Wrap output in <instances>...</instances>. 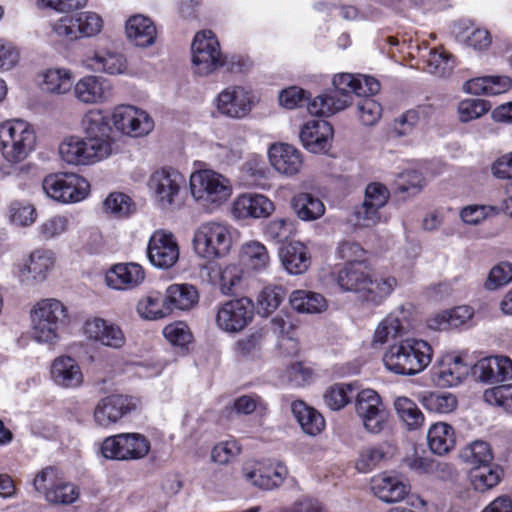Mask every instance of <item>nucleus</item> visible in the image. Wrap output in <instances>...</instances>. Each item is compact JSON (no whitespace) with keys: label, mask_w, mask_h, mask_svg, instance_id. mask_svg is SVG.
<instances>
[{"label":"nucleus","mask_w":512,"mask_h":512,"mask_svg":"<svg viewBox=\"0 0 512 512\" xmlns=\"http://www.w3.org/2000/svg\"><path fill=\"white\" fill-rule=\"evenodd\" d=\"M41 89L49 94L68 93L73 86L72 72L65 68L47 69L42 73Z\"/></svg>","instance_id":"obj_44"},{"label":"nucleus","mask_w":512,"mask_h":512,"mask_svg":"<svg viewBox=\"0 0 512 512\" xmlns=\"http://www.w3.org/2000/svg\"><path fill=\"white\" fill-rule=\"evenodd\" d=\"M390 197L388 189L381 183H370L365 189L362 206L356 211L358 222L363 226H373L381 221L380 210Z\"/></svg>","instance_id":"obj_19"},{"label":"nucleus","mask_w":512,"mask_h":512,"mask_svg":"<svg viewBox=\"0 0 512 512\" xmlns=\"http://www.w3.org/2000/svg\"><path fill=\"white\" fill-rule=\"evenodd\" d=\"M189 184L192 197L205 208L219 207L232 195L230 180L211 169L193 172Z\"/></svg>","instance_id":"obj_5"},{"label":"nucleus","mask_w":512,"mask_h":512,"mask_svg":"<svg viewBox=\"0 0 512 512\" xmlns=\"http://www.w3.org/2000/svg\"><path fill=\"white\" fill-rule=\"evenodd\" d=\"M125 31L129 41L142 48L153 45L157 37L155 24L144 15L131 16L126 22Z\"/></svg>","instance_id":"obj_35"},{"label":"nucleus","mask_w":512,"mask_h":512,"mask_svg":"<svg viewBox=\"0 0 512 512\" xmlns=\"http://www.w3.org/2000/svg\"><path fill=\"white\" fill-rule=\"evenodd\" d=\"M179 253L178 243L171 232L154 231L147 247V256L153 266L168 269L177 262Z\"/></svg>","instance_id":"obj_17"},{"label":"nucleus","mask_w":512,"mask_h":512,"mask_svg":"<svg viewBox=\"0 0 512 512\" xmlns=\"http://www.w3.org/2000/svg\"><path fill=\"white\" fill-rule=\"evenodd\" d=\"M253 303L247 297L232 299L217 308L215 322L217 327L235 334L242 331L253 319Z\"/></svg>","instance_id":"obj_14"},{"label":"nucleus","mask_w":512,"mask_h":512,"mask_svg":"<svg viewBox=\"0 0 512 512\" xmlns=\"http://www.w3.org/2000/svg\"><path fill=\"white\" fill-rule=\"evenodd\" d=\"M274 210V203L265 195L257 193L241 194L232 205V213L236 219L266 218Z\"/></svg>","instance_id":"obj_23"},{"label":"nucleus","mask_w":512,"mask_h":512,"mask_svg":"<svg viewBox=\"0 0 512 512\" xmlns=\"http://www.w3.org/2000/svg\"><path fill=\"white\" fill-rule=\"evenodd\" d=\"M351 103V95L333 89L308 102L307 109L311 115L328 117L346 109Z\"/></svg>","instance_id":"obj_33"},{"label":"nucleus","mask_w":512,"mask_h":512,"mask_svg":"<svg viewBox=\"0 0 512 512\" xmlns=\"http://www.w3.org/2000/svg\"><path fill=\"white\" fill-rule=\"evenodd\" d=\"M137 311L142 318L156 320L170 314L166 296L159 293L150 294L137 304Z\"/></svg>","instance_id":"obj_53"},{"label":"nucleus","mask_w":512,"mask_h":512,"mask_svg":"<svg viewBox=\"0 0 512 512\" xmlns=\"http://www.w3.org/2000/svg\"><path fill=\"white\" fill-rule=\"evenodd\" d=\"M148 186L157 205L162 210H174L181 207L186 178L178 170L165 167L155 171L149 178Z\"/></svg>","instance_id":"obj_6"},{"label":"nucleus","mask_w":512,"mask_h":512,"mask_svg":"<svg viewBox=\"0 0 512 512\" xmlns=\"http://www.w3.org/2000/svg\"><path fill=\"white\" fill-rule=\"evenodd\" d=\"M214 104L220 115L231 119H243L252 111L255 96L243 86L231 85L219 92Z\"/></svg>","instance_id":"obj_13"},{"label":"nucleus","mask_w":512,"mask_h":512,"mask_svg":"<svg viewBox=\"0 0 512 512\" xmlns=\"http://www.w3.org/2000/svg\"><path fill=\"white\" fill-rule=\"evenodd\" d=\"M83 331L88 339L107 347L119 349L125 344V336L120 327L100 317L87 319Z\"/></svg>","instance_id":"obj_24"},{"label":"nucleus","mask_w":512,"mask_h":512,"mask_svg":"<svg viewBox=\"0 0 512 512\" xmlns=\"http://www.w3.org/2000/svg\"><path fill=\"white\" fill-rule=\"evenodd\" d=\"M432 356L433 349L427 341L408 337L391 345L384 353L383 362L390 372L413 376L428 367Z\"/></svg>","instance_id":"obj_2"},{"label":"nucleus","mask_w":512,"mask_h":512,"mask_svg":"<svg viewBox=\"0 0 512 512\" xmlns=\"http://www.w3.org/2000/svg\"><path fill=\"white\" fill-rule=\"evenodd\" d=\"M279 257L285 270L292 275L306 272L311 264L308 249L301 242H290L283 246Z\"/></svg>","instance_id":"obj_36"},{"label":"nucleus","mask_w":512,"mask_h":512,"mask_svg":"<svg viewBox=\"0 0 512 512\" xmlns=\"http://www.w3.org/2000/svg\"><path fill=\"white\" fill-rule=\"evenodd\" d=\"M368 274L364 262H351L334 272L333 278L341 291L354 293L359 301Z\"/></svg>","instance_id":"obj_32"},{"label":"nucleus","mask_w":512,"mask_h":512,"mask_svg":"<svg viewBox=\"0 0 512 512\" xmlns=\"http://www.w3.org/2000/svg\"><path fill=\"white\" fill-rule=\"evenodd\" d=\"M453 34L457 41L475 50H485L491 44V36L487 30L466 26L464 23L455 24Z\"/></svg>","instance_id":"obj_48"},{"label":"nucleus","mask_w":512,"mask_h":512,"mask_svg":"<svg viewBox=\"0 0 512 512\" xmlns=\"http://www.w3.org/2000/svg\"><path fill=\"white\" fill-rule=\"evenodd\" d=\"M103 27L102 18L95 12L66 14L51 24L52 32L60 38L76 40L82 37H93Z\"/></svg>","instance_id":"obj_12"},{"label":"nucleus","mask_w":512,"mask_h":512,"mask_svg":"<svg viewBox=\"0 0 512 512\" xmlns=\"http://www.w3.org/2000/svg\"><path fill=\"white\" fill-rule=\"evenodd\" d=\"M473 373L483 383L508 381L512 379V360L503 355L485 357L474 365Z\"/></svg>","instance_id":"obj_22"},{"label":"nucleus","mask_w":512,"mask_h":512,"mask_svg":"<svg viewBox=\"0 0 512 512\" xmlns=\"http://www.w3.org/2000/svg\"><path fill=\"white\" fill-rule=\"evenodd\" d=\"M166 301L169 312L173 309L188 310L198 302V292L192 285L173 284L166 290Z\"/></svg>","instance_id":"obj_46"},{"label":"nucleus","mask_w":512,"mask_h":512,"mask_svg":"<svg viewBox=\"0 0 512 512\" xmlns=\"http://www.w3.org/2000/svg\"><path fill=\"white\" fill-rule=\"evenodd\" d=\"M483 397L488 404L498 406L512 414V384L487 389Z\"/></svg>","instance_id":"obj_61"},{"label":"nucleus","mask_w":512,"mask_h":512,"mask_svg":"<svg viewBox=\"0 0 512 512\" xmlns=\"http://www.w3.org/2000/svg\"><path fill=\"white\" fill-rule=\"evenodd\" d=\"M355 413L364 430L370 434L382 433L389 422V412L381 396L373 389H363L356 394Z\"/></svg>","instance_id":"obj_10"},{"label":"nucleus","mask_w":512,"mask_h":512,"mask_svg":"<svg viewBox=\"0 0 512 512\" xmlns=\"http://www.w3.org/2000/svg\"><path fill=\"white\" fill-rule=\"evenodd\" d=\"M511 281L512 264L509 262H500L491 268L484 286L488 290H496Z\"/></svg>","instance_id":"obj_64"},{"label":"nucleus","mask_w":512,"mask_h":512,"mask_svg":"<svg viewBox=\"0 0 512 512\" xmlns=\"http://www.w3.org/2000/svg\"><path fill=\"white\" fill-rule=\"evenodd\" d=\"M244 479L263 490L279 487L288 475L287 467L280 463L248 461L242 468Z\"/></svg>","instance_id":"obj_16"},{"label":"nucleus","mask_w":512,"mask_h":512,"mask_svg":"<svg viewBox=\"0 0 512 512\" xmlns=\"http://www.w3.org/2000/svg\"><path fill=\"white\" fill-rule=\"evenodd\" d=\"M371 490L381 501L395 503L406 497L409 485L398 475L382 473L372 478Z\"/></svg>","instance_id":"obj_30"},{"label":"nucleus","mask_w":512,"mask_h":512,"mask_svg":"<svg viewBox=\"0 0 512 512\" xmlns=\"http://www.w3.org/2000/svg\"><path fill=\"white\" fill-rule=\"evenodd\" d=\"M55 264L54 253L50 250L33 251L20 270V277L27 284H36L46 280Z\"/></svg>","instance_id":"obj_27"},{"label":"nucleus","mask_w":512,"mask_h":512,"mask_svg":"<svg viewBox=\"0 0 512 512\" xmlns=\"http://www.w3.org/2000/svg\"><path fill=\"white\" fill-rule=\"evenodd\" d=\"M358 117L365 126L375 125L382 115V106L372 97H366L357 103Z\"/></svg>","instance_id":"obj_63"},{"label":"nucleus","mask_w":512,"mask_h":512,"mask_svg":"<svg viewBox=\"0 0 512 512\" xmlns=\"http://www.w3.org/2000/svg\"><path fill=\"white\" fill-rule=\"evenodd\" d=\"M192 64L195 73L207 76L223 67L226 58L215 34L210 30L198 32L191 45Z\"/></svg>","instance_id":"obj_9"},{"label":"nucleus","mask_w":512,"mask_h":512,"mask_svg":"<svg viewBox=\"0 0 512 512\" xmlns=\"http://www.w3.org/2000/svg\"><path fill=\"white\" fill-rule=\"evenodd\" d=\"M241 453V446L234 439L217 443L211 450V461L219 465L231 463Z\"/></svg>","instance_id":"obj_60"},{"label":"nucleus","mask_w":512,"mask_h":512,"mask_svg":"<svg viewBox=\"0 0 512 512\" xmlns=\"http://www.w3.org/2000/svg\"><path fill=\"white\" fill-rule=\"evenodd\" d=\"M474 314V310L467 305L457 306L436 314L428 320V327L433 330H447L458 328L467 323Z\"/></svg>","instance_id":"obj_40"},{"label":"nucleus","mask_w":512,"mask_h":512,"mask_svg":"<svg viewBox=\"0 0 512 512\" xmlns=\"http://www.w3.org/2000/svg\"><path fill=\"white\" fill-rule=\"evenodd\" d=\"M133 203L131 198L121 192L110 193L103 202L105 213L115 217H126L132 212Z\"/></svg>","instance_id":"obj_59"},{"label":"nucleus","mask_w":512,"mask_h":512,"mask_svg":"<svg viewBox=\"0 0 512 512\" xmlns=\"http://www.w3.org/2000/svg\"><path fill=\"white\" fill-rule=\"evenodd\" d=\"M419 401L426 410L439 414L450 413L457 407V399L450 393L423 392Z\"/></svg>","instance_id":"obj_51"},{"label":"nucleus","mask_w":512,"mask_h":512,"mask_svg":"<svg viewBox=\"0 0 512 512\" xmlns=\"http://www.w3.org/2000/svg\"><path fill=\"white\" fill-rule=\"evenodd\" d=\"M113 126L122 134L141 137L154 128V121L149 114L132 105H118L111 114Z\"/></svg>","instance_id":"obj_15"},{"label":"nucleus","mask_w":512,"mask_h":512,"mask_svg":"<svg viewBox=\"0 0 512 512\" xmlns=\"http://www.w3.org/2000/svg\"><path fill=\"white\" fill-rule=\"evenodd\" d=\"M84 137L69 136L59 144V155L69 165H92L116 152L110 119L100 109L88 110L81 119Z\"/></svg>","instance_id":"obj_1"},{"label":"nucleus","mask_w":512,"mask_h":512,"mask_svg":"<svg viewBox=\"0 0 512 512\" xmlns=\"http://www.w3.org/2000/svg\"><path fill=\"white\" fill-rule=\"evenodd\" d=\"M407 465L418 473H437L440 477L451 476L454 471L451 465L435 461L430 457L413 456L407 459Z\"/></svg>","instance_id":"obj_57"},{"label":"nucleus","mask_w":512,"mask_h":512,"mask_svg":"<svg viewBox=\"0 0 512 512\" xmlns=\"http://www.w3.org/2000/svg\"><path fill=\"white\" fill-rule=\"evenodd\" d=\"M72 87L74 97L83 104H102L111 95L108 81L95 75L80 78Z\"/></svg>","instance_id":"obj_26"},{"label":"nucleus","mask_w":512,"mask_h":512,"mask_svg":"<svg viewBox=\"0 0 512 512\" xmlns=\"http://www.w3.org/2000/svg\"><path fill=\"white\" fill-rule=\"evenodd\" d=\"M386 454L387 452L383 445L365 448L359 455L356 468L363 473L369 472L386 458Z\"/></svg>","instance_id":"obj_62"},{"label":"nucleus","mask_w":512,"mask_h":512,"mask_svg":"<svg viewBox=\"0 0 512 512\" xmlns=\"http://www.w3.org/2000/svg\"><path fill=\"white\" fill-rule=\"evenodd\" d=\"M268 158L272 168L280 175L291 178L304 167V156L291 144L278 142L270 145Z\"/></svg>","instance_id":"obj_18"},{"label":"nucleus","mask_w":512,"mask_h":512,"mask_svg":"<svg viewBox=\"0 0 512 512\" xmlns=\"http://www.w3.org/2000/svg\"><path fill=\"white\" fill-rule=\"evenodd\" d=\"M394 407L399 418L409 430H415L424 423V415L416 403L407 397H398Z\"/></svg>","instance_id":"obj_52"},{"label":"nucleus","mask_w":512,"mask_h":512,"mask_svg":"<svg viewBox=\"0 0 512 512\" xmlns=\"http://www.w3.org/2000/svg\"><path fill=\"white\" fill-rule=\"evenodd\" d=\"M232 231L221 222H206L201 224L194 233L193 245L201 257L214 259L225 256L232 246Z\"/></svg>","instance_id":"obj_7"},{"label":"nucleus","mask_w":512,"mask_h":512,"mask_svg":"<svg viewBox=\"0 0 512 512\" xmlns=\"http://www.w3.org/2000/svg\"><path fill=\"white\" fill-rule=\"evenodd\" d=\"M469 373V366L461 357L456 356L449 362L442 364L435 372V382L441 387L459 385Z\"/></svg>","instance_id":"obj_45"},{"label":"nucleus","mask_w":512,"mask_h":512,"mask_svg":"<svg viewBox=\"0 0 512 512\" xmlns=\"http://www.w3.org/2000/svg\"><path fill=\"white\" fill-rule=\"evenodd\" d=\"M512 87V80L507 76H483L468 80L463 89L474 95H498L507 92Z\"/></svg>","instance_id":"obj_37"},{"label":"nucleus","mask_w":512,"mask_h":512,"mask_svg":"<svg viewBox=\"0 0 512 512\" xmlns=\"http://www.w3.org/2000/svg\"><path fill=\"white\" fill-rule=\"evenodd\" d=\"M291 207L297 217L303 221H314L325 213V205L311 193L301 192L291 199Z\"/></svg>","instance_id":"obj_42"},{"label":"nucleus","mask_w":512,"mask_h":512,"mask_svg":"<svg viewBox=\"0 0 512 512\" xmlns=\"http://www.w3.org/2000/svg\"><path fill=\"white\" fill-rule=\"evenodd\" d=\"M80 495L79 488L64 479L54 485L46 494V501L55 505H69L74 503Z\"/></svg>","instance_id":"obj_56"},{"label":"nucleus","mask_w":512,"mask_h":512,"mask_svg":"<svg viewBox=\"0 0 512 512\" xmlns=\"http://www.w3.org/2000/svg\"><path fill=\"white\" fill-rule=\"evenodd\" d=\"M145 280V271L134 262L113 265L105 275L106 284L115 290H132Z\"/></svg>","instance_id":"obj_25"},{"label":"nucleus","mask_w":512,"mask_h":512,"mask_svg":"<svg viewBox=\"0 0 512 512\" xmlns=\"http://www.w3.org/2000/svg\"><path fill=\"white\" fill-rule=\"evenodd\" d=\"M45 194L60 203L70 204L84 200L90 189L89 182L75 173H53L42 181Z\"/></svg>","instance_id":"obj_8"},{"label":"nucleus","mask_w":512,"mask_h":512,"mask_svg":"<svg viewBox=\"0 0 512 512\" xmlns=\"http://www.w3.org/2000/svg\"><path fill=\"white\" fill-rule=\"evenodd\" d=\"M289 302L291 307L299 313H321L327 308V302L323 295L308 290L293 291Z\"/></svg>","instance_id":"obj_47"},{"label":"nucleus","mask_w":512,"mask_h":512,"mask_svg":"<svg viewBox=\"0 0 512 512\" xmlns=\"http://www.w3.org/2000/svg\"><path fill=\"white\" fill-rule=\"evenodd\" d=\"M408 311L404 307L388 314L377 326L373 342L384 344L411 328L408 320Z\"/></svg>","instance_id":"obj_34"},{"label":"nucleus","mask_w":512,"mask_h":512,"mask_svg":"<svg viewBox=\"0 0 512 512\" xmlns=\"http://www.w3.org/2000/svg\"><path fill=\"white\" fill-rule=\"evenodd\" d=\"M36 133L26 121L14 119L0 124V153L5 161L18 164L35 149Z\"/></svg>","instance_id":"obj_4"},{"label":"nucleus","mask_w":512,"mask_h":512,"mask_svg":"<svg viewBox=\"0 0 512 512\" xmlns=\"http://www.w3.org/2000/svg\"><path fill=\"white\" fill-rule=\"evenodd\" d=\"M355 392L356 387L353 383H336L325 390L323 400L328 408L338 411L350 403Z\"/></svg>","instance_id":"obj_50"},{"label":"nucleus","mask_w":512,"mask_h":512,"mask_svg":"<svg viewBox=\"0 0 512 512\" xmlns=\"http://www.w3.org/2000/svg\"><path fill=\"white\" fill-rule=\"evenodd\" d=\"M150 451V441L140 433H120L104 439L102 455L111 460H138Z\"/></svg>","instance_id":"obj_11"},{"label":"nucleus","mask_w":512,"mask_h":512,"mask_svg":"<svg viewBox=\"0 0 512 512\" xmlns=\"http://www.w3.org/2000/svg\"><path fill=\"white\" fill-rule=\"evenodd\" d=\"M285 298V291L280 285L265 286L257 297L258 313L268 316L273 313Z\"/></svg>","instance_id":"obj_54"},{"label":"nucleus","mask_w":512,"mask_h":512,"mask_svg":"<svg viewBox=\"0 0 512 512\" xmlns=\"http://www.w3.org/2000/svg\"><path fill=\"white\" fill-rule=\"evenodd\" d=\"M503 470L496 464L472 467L469 471V480L477 492H486L496 487L502 480Z\"/></svg>","instance_id":"obj_43"},{"label":"nucleus","mask_w":512,"mask_h":512,"mask_svg":"<svg viewBox=\"0 0 512 512\" xmlns=\"http://www.w3.org/2000/svg\"><path fill=\"white\" fill-rule=\"evenodd\" d=\"M398 281L394 276L386 274H368L360 302L370 305H381L396 289Z\"/></svg>","instance_id":"obj_29"},{"label":"nucleus","mask_w":512,"mask_h":512,"mask_svg":"<svg viewBox=\"0 0 512 512\" xmlns=\"http://www.w3.org/2000/svg\"><path fill=\"white\" fill-rule=\"evenodd\" d=\"M291 410L302 430L307 435L316 436L325 428L324 417L303 401H294L291 405Z\"/></svg>","instance_id":"obj_39"},{"label":"nucleus","mask_w":512,"mask_h":512,"mask_svg":"<svg viewBox=\"0 0 512 512\" xmlns=\"http://www.w3.org/2000/svg\"><path fill=\"white\" fill-rule=\"evenodd\" d=\"M85 64L94 72L108 75H120L128 71V61L125 55L110 49H101L87 55Z\"/></svg>","instance_id":"obj_31"},{"label":"nucleus","mask_w":512,"mask_h":512,"mask_svg":"<svg viewBox=\"0 0 512 512\" xmlns=\"http://www.w3.org/2000/svg\"><path fill=\"white\" fill-rule=\"evenodd\" d=\"M219 289L223 295L236 294L242 285L245 271L239 264H229L220 271Z\"/></svg>","instance_id":"obj_55"},{"label":"nucleus","mask_w":512,"mask_h":512,"mask_svg":"<svg viewBox=\"0 0 512 512\" xmlns=\"http://www.w3.org/2000/svg\"><path fill=\"white\" fill-rule=\"evenodd\" d=\"M53 383L63 389H77L84 383V374L78 361L68 355L56 357L50 366Z\"/></svg>","instance_id":"obj_21"},{"label":"nucleus","mask_w":512,"mask_h":512,"mask_svg":"<svg viewBox=\"0 0 512 512\" xmlns=\"http://www.w3.org/2000/svg\"><path fill=\"white\" fill-rule=\"evenodd\" d=\"M427 442L432 453L439 456L446 455L456 444L455 431L447 423H434L427 432Z\"/></svg>","instance_id":"obj_38"},{"label":"nucleus","mask_w":512,"mask_h":512,"mask_svg":"<svg viewBox=\"0 0 512 512\" xmlns=\"http://www.w3.org/2000/svg\"><path fill=\"white\" fill-rule=\"evenodd\" d=\"M136 405L123 395H110L101 399L94 409V420L101 427H109L133 411Z\"/></svg>","instance_id":"obj_20"},{"label":"nucleus","mask_w":512,"mask_h":512,"mask_svg":"<svg viewBox=\"0 0 512 512\" xmlns=\"http://www.w3.org/2000/svg\"><path fill=\"white\" fill-rule=\"evenodd\" d=\"M31 333L40 344L55 345L62 330L69 324L68 308L56 298L37 301L30 312Z\"/></svg>","instance_id":"obj_3"},{"label":"nucleus","mask_w":512,"mask_h":512,"mask_svg":"<svg viewBox=\"0 0 512 512\" xmlns=\"http://www.w3.org/2000/svg\"><path fill=\"white\" fill-rule=\"evenodd\" d=\"M459 456L471 468L491 464L493 460V452L490 445L482 440L473 441L463 447Z\"/></svg>","instance_id":"obj_49"},{"label":"nucleus","mask_w":512,"mask_h":512,"mask_svg":"<svg viewBox=\"0 0 512 512\" xmlns=\"http://www.w3.org/2000/svg\"><path fill=\"white\" fill-rule=\"evenodd\" d=\"M240 260L249 269L256 272L266 271L271 263L268 249L259 241L245 242L240 249Z\"/></svg>","instance_id":"obj_41"},{"label":"nucleus","mask_w":512,"mask_h":512,"mask_svg":"<svg viewBox=\"0 0 512 512\" xmlns=\"http://www.w3.org/2000/svg\"><path fill=\"white\" fill-rule=\"evenodd\" d=\"M332 136V126L329 122L322 119L308 121L303 125L299 133L303 146L312 153L326 151Z\"/></svg>","instance_id":"obj_28"},{"label":"nucleus","mask_w":512,"mask_h":512,"mask_svg":"<svg viewBox=\"0 0 512 512\" xmlns=\"http://www.w3.org/2000/svg\"><path fill=\"white\" fill-rule=\"evenodd\" d=\"M425 185V178L416 170H406L400 173L396 180L397 192L407 193L409 196L419 194Z\"/></svg>","instance_id":"obj_58"}]
</instances>
